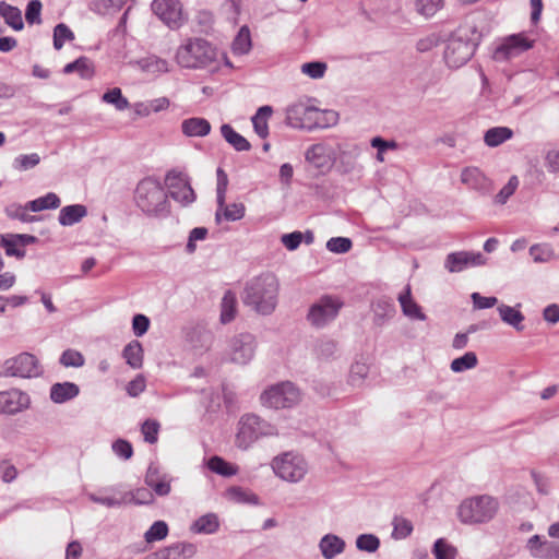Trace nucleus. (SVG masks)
Masks as SVG:
<instances>
[{
    "instance_id": "53",
    "label": "nucleus",
    "mask_w": 559,
    "mask_h": 559,
    "mask_svg": "<svg viewBox=\"0 0 559 559\" xmlns=\"http://www.w3.org/2000/svg\"><path fill=\"white\" fill-rule=\"evenodd\" d=\"M129 0H95L91 9L98 14H106L110 9L120 10Z\"/></svg>"
},
{
    "instance_id": "44",
    "label": "nucleus",
    "mask_w": 559,
    "mask_h": 559,
    "mask_svg": "<svg viewBox=\"0 0 559 559\" xmlns=\"http://www.w3.org/2000/svg\"><path fill=\"white\" fill-rule=\"evenodd\" d=\"M227 497L229 500L238 503H251V504H258L259 503V497L241 487H230L227 490Z\"/></svg>"
},
{
    "instance_id": "11",
    "label": "nucleus",
    "mask_w": 559,
    "mask_h": 559,
    "mask_svg": "<svg viewBox=\"0 0 559 559\" xmlns=\"http://www.w3.org/2000/svg\"><path fill=\"white\" fill-rule=\"evenodd\" d=\"M344 306L335 296L324 295L309 308L307 320L317 329L324 328L332 322Z\"/></svg>"
},
{
    "instance_id": "51",
    "label": "nucleus",
    "mask_w": 559,
    "mask_h": 559,
    "mask_svg": "<svg viewBox=\"0 0 559 559\" xmlns=\"http://www.w3.org/2000/svg\"><path fill=\"white\" fill-rule=\"evenodd\" d=\"M40 163V156L37 153L22 154L14 158L13 167L17 170H28Z\"/></svg>"
},
{
    "instance_id": "50",
    "label": "nucleus",
    "mask_w": 559,
    "mask_h": 559,
    "mask_svg": "<svg viewBox=\"0 0 559 559\" xmlns=\"http://www.w3.org/2000/svg\"><path fill=\"white\" fill-rule=\"evenodd\" d=\"M160 425L155 419H146L141 426V432L144 437V441L154 444L158 440V432Z\"/></svg>"
},
{
    "instance_id": "19",
    "label": "nucleus",
    "mask_w": 559,
    "mask_h": 559,
    "mask_svg": "<svg viewBox=\"0 0 559 559\" xmlns=\"http://www.w3.org/2000/svg\"><path fill=\"white\" fill-rule=\"evenodd\" d=\"M87 497L91 501L107 508L120 507L129 500L128 493L120 485L102 488L97 492L88 493Z\"/></svg>"
},
{
    "instance_id": "14",
    "label": "nucleus",
    "mask_w": 559,
    "mask_h": 559,
    "mask_svg": "<svg viewBox=\"0 0 559 559\" xmlns=\"http://www.w3.org/2000/svg\"><path fill=\"white\" fill-rule=\"evenodd\" d=\"M152 10L171 29L179 28L185 22L182 5L179 0H154Z\"/></svg>"
},
{
    "instance_id": "7",
    "label": "nucleus",
    "mask_w": 559,
    "mask_h": 559,
    "mask_svg": "<svg viewBox=\"0 0 559 559\" xmlns=\"http://www.w3.org/2000/svg\"><path fill=\"white\" fill-rule=\"evenodd\" d=\"M271 466L277 477L288 483H298L308 473L306 460L295 452H285L275 456Z\"/></svg>"
},
{
    "instance_id": "47",
    "label": "nucleus",
    "mask_w": 559,
    "mask_h": 559,
    "mask_svg": "<svg viewBox=\"0 0 559 559\" xmlns=\"http://www.w3.org/2000/svg\"><path fill=\"white\" fill-rule=\"evenodd\" d=\"M168 535V525L165 521H156L145 532L144 539L147 543H153L164 539Z\"/></svg>"
},
{
    "instance_id": "12",
    "label": "nucleus",
    "mask_w": 559,
    "mask_h": 559,
    "mask_svg": "<svg viewBox=\"0 0 559 559\" xmlns=\"http://www.w3.org/2000/svg\"><path fill=\"white\" fill-rule=\"evenodd\" d=\"M165 185L168 188L170 198L182 206L192 204L197 199L188 175L182 171L169 170L165 177Z\"/></svg>"
},
{
    "instance_id": "16",
    "label": "nucleus",
    "mask_w": 559,
    "mask_h": 559,
    "mask_svg": "<svg viewBox=\"0 0 559 559\" xmlns=\"http://www.w3.org/2000/svg\"><path fill=\"white\" fill-rule=\"evenodd\" d=\"M486 262L487 259L480 252L456 251L447 255L444 267L450 273H460L469 266H480Z\"/></svg>"
},
{
    "instance_id": "31",
    "label": "nucleus",
    "mask_w": 559,
    "mask_h": 559,
    "mask_svg": "<svg viewBox=\"0 0 559 559\" xmlns=\"http://www.w3.org/2000/svg\"><path fill=\"white\" fill-rule=\"evenodd\" d=\"M273 114V108L269 105L261 106L251 118L254 132L265 139L269 135V119Z\"/></svg>"
},
{
    "instance_id": "64",
    "label": "nucleus",
    "mask_w": 559,
    "mask_h": 559,
    "mask_svg": "<svg viewBox=\"0 0 559 559\" xmlns=\"http://www.w3.org/2000/svg\"><path fill=\"white\" fill-rule=\"evenodd\" d=\"M111 448H112L114 453L123 460H129L133 455L132 444L124 439L116 440L112 443Z\"/></svg>"
},
{
    "instance_id": "36",
    "label": "nucleus",
    "mask_w": 559,
    "mask_h": 559,
    "mask_svg": "<svg viewBox=\"0 0 559 559\" xmlns=\"http://www.w3.org/2000/svg\"><path fill=\"white\" fill-rule=\"evenodd\" d=\"M237 313V298L235 293L227 290L221 302V321L226 324L231 322Z\"/></svg>"
},
{
    "instance_id": "24",
    "label": "nucleus",
    "mask_w": 559,
    "mask_h": 559,
    "mask_svg": "<svg viewBox=\"0 0 559 559\" xmlns=\"http://www.w3.org/2000/svg\"><path fill=\"white\" fill-rule=\"evenodd\" d=\"M320 551L324 559H333L345 549V542L334 534L324 535L319 543Z\"/></svg>"
},
{
    "instance_id": "40",
    "label": "nucleus",
    "mask_w": 559,
    "mask_h": 559,
    "mask_svg": "<svg viewBox=\"0 0 559 559\" xmlns=\"http://www.w3.org/2000/svg\"><path fill=\"white\" fill-rule=\"evenodd\" d=\"M78 72L82 79H90L93 75V69L90 60L86 57H80L73 62L64 66L63 73L70 74Z\"/></svg>"
},
{
    "instance_id": "41",
    "label": "nucleus",
    "mask_w": 559,
    "mask_h": 559,
    "mask_svg": "<svg viewBox=\"0 0 559 559\" xmlns=\"http://www.w3.org/2000/svg\"><path fill=\"white\" fill-rule=\"evenodd\" d=\"M28 211H31L28 202L25 205L11 203L4 209V213L9 218L17 219L23 223H32L36 219L35 216L28 214Z\"/></svg>"
},
{
    "instance_id": "60",
    "label": "nucleus",
    "mask_w": 559,
    "mask_h": 559,
    "mask_svg": "<svg viewBox=\"0 0 559 559\" xmlns=\"http://www.w3.org/2000/svg\"><path fill=\"white\" fill-rule=\"evenodd\" d=\"M0 245L5 249V254L8 257H15L17 259H23L25 257V250L16 248L17 241L13 237L10 236H1Z\"/></svg>"
},
{
    "instance_id": "3",
    "label": "nucleus",
    "mask_w": 559,
    "mask_h": 559,
    "mask_svg": "<svg viewBox=\"0 0 559 559\" xmlns=\"http://www.w3.org/2000/svg\"><path fill=\"white\" fill-rule=\"evenodd\" d=\"M134 200L136 206L147 216L166 217L170 213L167 193L157 178L142 179L135 188Z\"/></svg>"
},
{
    "instance_id": "49",
    "label": "nucleus",
    "mask_w": 559,
    "mask_h": 559,
    "mask_svg": "<svg viewBox=\"0 0 559 559\" xmlns=\"http://www.w3.org/2000/svg\"><path fill=\"white\" fill-rule=\"evenodd\" d=\"M381 542L373 534H361L356 538V547L366 552H374L379 549Z\"/></svg>"
},
{
    "instance_id": "26",
    "label": "nucleus",
    "mask_w": 559,
    "mask_h": 559,
    "mask_svg": "<svg viewBox=\"0 0 559 559\" xmlns=\"http://www.w3.org/2000/svg\"><path fill=\"white\" fill-rule=\"evenodd\" d=\"M497 311L502 322L512 326L518 332H522L524 330L523 322L525 317L519 309L501 304L498 306Z\"/></svg>"
},
{
    "instance_id": "1",
    "label": "nucleus",
    "mask_w": 559,
    "mask_h": 559,
    "mask_svg": "<svg viewBox=\"0 0 559 559\" xmlns=\"http://www.w3.org/2000/svg\"><path fill=\"white\" fill-rule=\"evenodd\" d=\"M278 290V280L274 274L266 272L246 283L241 299L245 306L262 316H269L277 306Z\"/></svg>"
},
{
    "instance_id": "28",
    "label": "nucleus",
    "mask_w": 559,
    "mask_h": 559,
    "mask_svg": "<svg viewBox=\"0 0 559 559\" xmlns=\"http://www.w3.org/2000/svg\"><path fill=\"white\" fill-rule=\"evenodd\" d=\"M182 133L187 136H205L211 132V123L205 118L193 117L181 123Z\"/></svg>"
},
{
    "instance_id": "13",
    "label": "nucleus",
    "mask_w": 559,
    "mask_h": 559,
    "mask_svg": "<svg viewBox=\"0 0 559 559\" xmlns=\"http://www.w3.org/2000/svg\"><path fill=\"white\" fill-rule=\"evenodd\" d=\"M2 370L7 377L34 378L40 373L38 359L31 353H21L7 359Z\"/></svg>"
},
{
    "instance_id": "9",
    "label": "nucleus",
    "mask_w": 559,
    "mask_h": 559,
    "mask_svg": "<svg viewBox=\"0 0 559 559\" xmlns=\"http://www.w3.org/2000/svg\"><path fill=\"white\" fill-rule=\"evenodd\" d=\"M260 399L270 408H289L300 401V392L294 383L285 381L266 389Z\"/></svg>"
},
{
    "instance_id": "25",
    "label": "nucleus",
    "mask_w": 559,
    "mask_h": 559,
    "mask_svg": "<svg viewBox=\"0 0 559 559\" xmlns=\"http://www.w3.org/2000/svg\"><path fill=\"white\" fill-rule=\"evenodd\" d=\"M87 215V209L83 204L63 206L58 216L61 226H72L80 223Z\"/></svg>"
},
{
    "instance_id": "45",
    "label": "nucleus",
    "mask_w": 559,
    "mask_h": 559,
    "mask_svg": "<svg viewBox=\"0 0 559 559\" xmlns=\"http://www.w3.org/2000/svg\"><path fill=\"white\" fill-rule=\"evenodd\" d=\"M102 100L114 105L115 108L120 111L128 109L130 106L129 100L122 95V92L119 87L108 90L102 96Z\"/></svg>"
},
{
    "instance_id": "23",
    "label": "nucleus",
    "mask_w": 559,
    "mask_h": 559,
    "mask_svg": "<svg viewBox=\"0 0 559 559\" xmlns=\"http://www.w3.org/2000/svg\"><path fill=\"white\" fill-rule=\"evenodd\" d=\"M80 393L79 386L73 382L55 383L50 388V399L56 404L66 403Z\"/></svg>"
},
{
    "instance_id": "39",
    "label": "nucleus",
    "mask_w": 559,
    "mask_h": 559,
    "mask_svg": "<svg viewBox=\"0 0 559 559\" xmlns=\"http://www.w3.org/2000/svg\"><path fill=\"white\" fill-rule=\"evenodd\" d=\"M306 160L316 168L323 169L329 167V158L325 155V147L321 144L311 145L305 154Z\"/></svg>"
},
{
    "instance_id": "54",
    "label": "nucleus",
    "mask_w": 559,
    "mask_h": 559,
    "mask_svg": "<svg viewBox=\"0 0 559 559\" xmlns=\"http://www.w3.org/2000/svg\"><path fill=\"white\" fill-rule=\"evenodd\" d=\"M519 187V179L516 176H511L508 182L502 187V189L495 197V202L498 204H504L509 200L511 195L514 194L515 190Z\"/></svg>"
},
{
    "instance_id": "18",
    "label": "nucleus",
    "mask_w": 559,
    "mask_h": 559,
    "mask_svg": "<svg viewBox=\"0 0 559 559\" xmlns=\"http://www.w3.org/2000/svg\"><path fill=\"white\" fill-rule=\"evenodd\" d=\"M31 405V397L27 393L17 389L0 392V413L13 415Z\"/></svg>"
},
{
    "instance_id": "20",
    "label": "nucleus",
    "mask_w": 559,
    "mask_h": 559,
    "mask_svg": "<svg viewBox=\"0 0 559 559\" xmlns=\"http://www.w3.org/2000/svg\"><path fill=\"white\" fill-rule=\"evenodd\" d=\"M397 300L403 314L409 320L425 321L427 319L421 307L414 300L409 285H406L403 292L399 294Z\"/></svg>"
},
{
    "instance_id": "61",
    "label": "nucleus",
    "mask_w": 559,
    "mask_h": 559,
    "mask_svg": "<svg viewBox=\"0 0 559 559\" xmlns=\"http://www.w3.org/2000/svg\"><path fill=\"white\" fill-rule=\"evenodd\" d=\"M369 367L365 362L356 361L349 371V381L353 385H359L367 377Z\"/></svg>"
},
{
    "instance_id": "34",
    "label": "nucleus",
    "mask_w": 559,
    "mask_h": 559,
    "mask_svg": "<svg viewBox=\"0 0 559 559\" xmlns=\"http://www.w3.org/2000/svg\"><path fill=\"white\" fill-rule=\"evenodd\" d=\"M122 357L126 362L133 369L142 367L143 347L139 341H132L122 350Z\"/></svg>"
},
{
    "instance_id": "57",
    "label": "nucleus",
    "mask_w": 559,
    "mask_h": 559,
    "mask_svg": "<svg viewBox=\"0 0 559 559\" xmlns=\"http://www.w3.org/2000/svg\"><path fill=\"white\" fill-rule=\"evenodd\" d=\"M442 0H416L417 11L426 17L435 15L442 8Z\"/></svg>"
},
{
    "instance_id": "38",
    "label": "nucleus",
    "mask_w": 559,
    "mask_h": 559,
    "mask_svg": "<svg viewBox=\"0 0 559 559\" xmlns=\"http://www.w3.org/2000/svg\"><path fill=\"white\" fill-rule=\"evenodd\" d=\"M60 198L53 193L48 192L47 194L39 197L28 202V207L32 212H40L44 210H55L60 206Z\"/></svg>"
},
{
    "instance_id": "22",
    "label": "nucleus",
    "mask_w": 559,
    "mask_h": 559,
    "mask_svg": "<svg viewBox=\"0 0 559 559\" xmlns=\"http://www.w3.org/2000/svg\"><path fill=\"white\" fill-rule=\"evenodd\" d=\"M145 484L154 490L157 496L164 497L170 492V479L167 475H159L158 468L150 465L145 475Z\"/></svg>"
},
{
    "instance_id": "59",
    "label": "nucleus",
    "mask_w": 559,
    "mask_h": 559,
    "mask_svg": "<svg viewBox=\"0 0 559 559\" xmlns=\"http://www.w3.org/2000/svg\"><path fill=\"white\" fill-rule=\"evenodd\" d=\"M328 66L321 61L306 62L301 66V72L311 79H321L326 72Z\"/></svg>"
},
{
    "instance_id": "29",
    "label": "nucleus",
    "mask_w": 559,
    "mask_h": 559,
    "mask_svg": "<svg viewBox=\"0 0 559 559\" xmlns=\"http://www.w3.org/2000/svg\"><path fill=\"white\" fill-rule=\"evenodd\" d=\"M0 16L14 31H22L24 28L22 11L17 7L0 1Z\"/></svg>"
},
{
    "instance_id": "43",
    "label": "nucleus",
    "mask_w": 559,
    "mask_h": 559,
    "mask_svg": "<svg viewBox=\"0 0 559 559\" xmlns=\"http://www.w3.org/2000/svg\"><path fill=\"white\" fill-rule=\"evenodd\" d=\"M207 467L213 473L229 477L237 474V467L226 462L221 456L214 455L207 461Z\"/></svg>"
},
{
    "instance_id": "42",
    "label": "nucleus",
    "mask_w": 559,
    "mask_h": 559,
    "mask_svg": "<svg viewBox=\"0 0 559 559\" xmlns=\"http://www.w3.org/2000/svg\"><path fill=\"white\" fill-rule=\"evenodd\" d=\"M477 364L478 358L476 354L474 352H466L463 356L453 359L450 368L453 372L461 373L475 368Z\"/></svg>"
},
{
    "instance_id": "30",
    "label": "nucleus",
    "mask_w": 559,
    "mask_h": 559,
    "mask_svg": "<svg viewBox=\"0 0 559 559\" xmlns=\"http://www.w3.org/2000/svg\"><path fill=\"white\" fill-rule=\"evenodd\" d=\"M219 528L218 516L215 513H207L197 519L190 526L194 534H214Z\"/></svg>"
},
{
    "instance_id": "48",
    "label": "nucleus",
    "mask_w": 559,
    "mask_h": 559,
    "mask_svg": "<svg viewBox=\"0 0 559 559\" xmlns=\"http://www.w3.org/2000/svg\"><path fill=\"white\" fill-rule=\"evenodd\" d=\"M73 39H74V34L69 28V26H67L63 23H59L55 26V28H53V47H55V49L60 50L67 40H73Z\"/></svg>"
},
{
    "instance_id": "6",
    "label": "nucleus",
    "mask_w": 559,
    "mask_h": 559,
    "mask_svg": "<svg viewBox=\"0 0 559 559\" xmlns=\"http://www.w3.org/2000/svg\"><path fill=\"white\" fill-rule=\"evenodd\" d=\"M277 428L255 414H246L240 417L236 435V445L247 450L263 437L277 436Z\"/></svg>"
},
{
    "instance_id": "8",
    "label": "nucleus",
    "mask_w": 559,
    "mask_h": 559,
    "mask_svg": "<svg viewBox=\"0 0 559 559\" xmlns=\"http://www.w3.org/2000/svg\"><path fill=\"white\" fill-rule=\"evenodd\" d=\"M547 535L535 534L525 544V549L534 559H559V521L547 527Z\"/></svg>"
},
{
    "instance_id": "37",
    "label": "nucleus",
    "mask_w": 559,
    "mask_h": 559,
    "mask_svg": "<svg viewBox=\"0 0 559 559\" xmlns=\"http://www.w3.org/2000/svg\"><path fill=\"white\" fill-rule=\"evenodd\" d=\"M391 525V538L395 540L405 539L414 530L412 521L402 515H394Z\"/></svg>"
},
{
    "instance_id": "2",
    "label": "nucleus",
    "mask_w": 559,
    "mask_h": 559,
    "mask_svg": "<svg viewBox=\"0 0 559 559\" xmlns=\"http://www.w3.org/2000/svg\"><path fill=\"white\" fill-rule=\"evenodd\" d=\"M480 40V34L471 23L460 25L445 44L443 59L451 69L464 66L474 55Z\"/></svg>"
},
{
    "instance_id": "10",
    "label": "nucleus",
    "mask_w": 559,
    "mask_h": 559,
    "mask_svg": "<svg viewBox=\"0 0 559 559\" xmlns=\"http://www.w3.org/2000/svg\"><path fill=\"white\" fill-rule=\"evenodd\" d=\"M321 114L318 108L299 100L286 108L285 121L294 129L313 130L325 126L319 121Z\"/></svg>"
},
{
    "instance_id": "62",
    "label": "nucleus",
    "mask_w": 559,
    "mask_h": 559,
    "mask_svg": "<svg viewBox=\"0 0 559 559\" xmlns=\"http://www.w3.org/2000/svg\"><path fill=\"white\" fill-rule=\"evenodd\" d=\"M483 179L481 171L476 167H466L462 170L461 180L463 183L476 188Z\"/></svg>"
},
{
    "instance_id": "55",
    "label": "nucleus",
    "mask_w": 559,
    "mask_h": 559,
    "mask_svg": "<svg viewBox=\"0 0 559 559\" xmlns=\"http://www.w3.org/2000/svg\"><path fill=\"white\" fill-rule=\"evenodd\" d=\"M353 247V242L347 237H332L326 242V249L333 253H346Z\"/></svg>"
},
{
    "instance_id": "33",
    "label": "nucleus",
    "mask_w": 559,
    "mask_h": 559,
    "mask_svg": "<svg viewBox=\"0 0 559 559\" xmlns=\"http://www.w3.org/2000/svg\"><path fill=\"white\" fill-rule=\"evenodd\" d=\"M252 48L251 33L247 25L239 28L237 35L231 43V51L236 56H245Z\"/></svg>"
},
{
    "instance_id": "35",
    "label": "nucleus",
    "mask_w": 559,
    "mask_h": 559,
    "mask_svg": "<svg viewBox=\"0 0 559 559\" xmlns=\"http://www.w3.org/2000/svg\"><path fill=\"white\" fill-rule=\"evenodd\" d=\"M513 131L508 127H495L485 132L484 141L489 147H497L506 141L510 140Z\"/></svg>"
},
{
    "instance_id": "15",
    "label": "nucleus",
    "mask_w": 559,
    "mask_h": 559,
    "mask_svg": "<svg viewBox=\"0 0 559 559\" xmlns=\"http://www.w3.org/2000/svg\"><path fill=\"white\" fill-rule=\"evenodd\" d=\"M532 47L533 41L523 33L513 34L502 39V41L496 47L493 51V59L500 62L507 61L518 57Z\"/></svg>"
},
{
    "instance_id": "27",
    "label": "nucleus",
    "mask_w": 559,
    "mask_h": 559,
    "mask_svg": "<svg viewBox=\"0 0 559 559\" xmlns=\"http://www.w3.org/2000/svg\"><path fill=\"white\" fill-rule=\"evenodd\" d=\"M135 63L141 69V71L152 75L167 73L170 70L168 61L155 55L141 58Z\"/></svg>"
},
{
    "instance_id": "58",
    "label": "nucleus",
    "mask_w": 559,
    "mask_h": 559,
    "mask_svg": "<svg viewBox=\"0 0 559 559\" xmlns=\"http://www.w3.org/2000/svg\"><path fill=\"white\" fill-rule=\"evenodd\" d=\"M246 206L242 203H231L222 210V217L227 222L239 221L245 216Z\"/></svg>"
},
{
    "instance_id": "63",
    "label": "nucleus",
    "mask_w": 559,
    "mask_h": 559,
    "mask_svg": "<svg viewBox=\"0 0 559 559\" xmlns=\"http://www.w3.org/2000/svg\"><path fill=\"white\" fill-rule=\"evenodd\" d=\"M530 254L535 262H547L552 257L554 252L547 245H533L530 248Z\"/></svg>"
},
{
    "instance_id": "46",
    "label": "nucleus",
    "mask_w": 559,
    "mask_h": 559,
    "mask_svg": "<svg viewBox=\"0 0 559 559\" xmlns=\"http://www.w3.org/2000/svg\"><path fill=\"white\" fill-rule=\"evenodd\" d=\"M432 554L436 559H455L456 548L445 539L439 538L435 542Z\"/></svg>"
},
{
    "instance_id": "52",
    "label": "nucleus",
    "mask_w": 559,
    "mask_h": 559,
    "mask_svg": "<svg viewBox=\"0 0 559 559\" xmlns=\"http://www.w3.org/2000/svg\"><path fill=\"white\" fill-rule=\"evenodd\" d=\"M60 364L64 367H82L85 362L84 356L75 349H66L59 359Z\"/></svg>"
},
{
    "instance_id": "17",
    "label": "nucleus",
    "mask_w": 559,
    "mask_h": 559,
    "mask_svg": "<svg viewBox=\"0 0 559 559\" xmlns=\"http://www.w3.org/2000/svg\"><path fill=\"white\" fill-rule=\"evenodd\" d=\"M255 340L250 333H241L230 341V359L233 362L246 365L254 354Z\"/></svg>"
},
{
    "instance_id": "32",
    "label": "nucleus",
    "mask_w": 559,
    "mask_h": 559,
    "mask_svg": "<svg viewBox=\"0 0 559 559\" xmlns=\"http://www.w3.org/2000/svg\"><path fill=\"white\" fill-rule=\"evenodd\" d=\"M221 134L225 141L238 152L249 151L251 148L249 141L228 123L222 124Z\"/></svg>"
},
{
    "instance_id": "21",
    "label": "nucleus",
    "mask_w": 559,
    "mask_h": 559,
    "mask_svg": "<svg viewBox=\"0 0 559 559\" xmlns=\"http://www.w3.org/2000/svg\"><path fill=\"white\" fill-rule=\"evenodd\" d=\"M197 547L191 543H176L156 552L157 559H190Z\"/></svg>"
},
{
    "instance_id": "5",
    "label": "nucleus",
    "mask_w": 559,
    "mask_h": 559,
    "mask_svg": "<svg viewBox=\"0 0 559 559\" xmlns=\"http://www.w3.org/2000/svg\"><path fill=\"white\" fill-rule=\"evenodd\" d=\"M499 510V501L489 495L465 498L457 507L456 515L461 523L475 525L490 522Z\"/></svg>"
},
{
    "instance_id": "56",
    "label": "nucleus",
    "mask_w": 559,
    "mask_h": 559,
    "mask_svg": "<svg viewBox=\"0 0 559 559\" xmlns=\"http://www.w3.org/2000/svg\"><path fill=\"white\" fill-rule=\"evenodd\" d=\"M41 9L43 4L40 0H31L27 3L25 11V20L29 25L41 23Z\"/></svg>"
},
{
    "instance_id": "4",
    "label": "nucleus",
    "mask_w": 559,
    "mask_h": 559,
    "mask_svg": "<svg viewBox=\"0 0 559 559\" xmlns=\"http://www.w3.org/2000/svg\"><path fill=\"white\" fill-rule=\"evenodd\" d=\"M176 62L185 69H205L217 59L216 48L206 39L189 38L176 51Z\"/></svg>"
}]
</instances>
